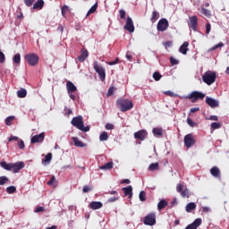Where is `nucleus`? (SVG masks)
Listing matches in <instances>:
<instances>
[{
	"instance_id": "obj_13",
	"label": "nucleus",
	"mask_w": 229,
	"mask_h": 229,
	"mask_svg": "<svg viewBox=\"0 0 229 229\" xmlns=\"http://www.w3.org/2000/svg\"><path fill=\"white\" fill-rule=\"evenodd\" d=\"M189 26L193 30V31H198V16H191L189 18Z\"/></svg>"
},
{
	"instance_id": "obj_42",
	"label": "nucleus",
	"mask_w": 229,
	"mask_h": 229,
	"mask_svg": "<svg viewBox=\"0 0 229 229\" xmlns=\"http://www.w3.org/2000/svg\"><path fill=\"white\" fill-rule=\"evenodd\" d=\"M164 94H165V96H170V98H178V94L168 90V91H165Z\"/></svg>"
},
{
	"instance_id": "obj_14",
	"label": "nucleus",
	"mask_w": 229,
	"mask_h": 229,
	"mask_svg": "<svg viewBox=\"0 0 229 229\" xmlns=\"http://www.w3.org/2000/svg\"><path fill=\"white\" fill-rule=\"evenodd\" d=\"M206 103L210 106V108H217L219 106V100L212 98L210 97L206 98Z\"/></svg>"
},
{
	"instance_id": "obj_58",
	"label": "nucleus",
	"mask_w": 229,
	"mask_h": 229,
	"mask_svg": "<svg viewBox=\"0 0 229 229\" xmlns=\"http://www.w3.org/2000/svg\"><path fill=\"white\" fill-rule=\"evenodd\" d=\"M119 63V58H116L115 61H111L107 63V65H115Z\"/></svg>"
},
{
	"instance_id": "obj_5",
	"label": "nucleus",
	"mask_w": 229,
	"mask_h": 229,
	"mask_svg": "<svg viewBox=\"0 0 229 229\" xmlns=\"http://www.w3.org/2000/svg\"><path fill=\"white\" fill-rule=\"evenodd\" d=\"M94 69H95L96 72L98 74L99 80L101 81H105V80L106 78V72L103 66H101L98 64V61L94 62Z\"/></svg>"
},
{
	"instance_id": "obj_31",
	"label": "nucleus",
	"mask_w": 229,
	"mask_h": 229,
	"mask_svg": "<svg viewBox=\"0 0 229 229\" xmlns=\"http://www.w3.org/2000/svg\"><path fill=\"white\" fill-rule=\"evenodd\" d=\"M167 207V201L165 199H162L157 204L158 210H162V208H165Z\"/></svg>"
},
{
	"instance_id": "obj_59",
	"label": "nucleus",
	"mask_w": 229,
	"mask_h": 229,
	"mask_svg": "<svg viewBox=\"0 0 229 229\" xmlns=\"http://www.w3.org/2000/svg\"><path fill=\"white\" fill-rule=\"evenodd\" d=\"M4 54L0 51V64H4Z\"/></svg>"
},
{
	"instance_id": "obj_17",
	"label": "nucleus",
	"mask_w": 229,
	"mask_h": 229,
	"mask_svg": "<svg viewBox=\"0 0 229 229\" xmlns=\"http://www.w3.org/2000/svg\"><path fill=\"white\" fill-rule=\"evenodd\" d=\"M66 89H67L68 94L78 92V88L71 81H67Z\"/></svg>"
},
{
	"instance_id": "obj_23",
	"label": "nucleus",
	"mask_w": 229,
	"mask_h": 229,
	"mask_svg": "<svg viewBox=\"0 0 229 229\" xmlns=\"http://www.w3.org/2000/svg\"><path fill=\"white\" fill-rule=\"evenodd\" d=\"M73 142H74V146H76V148H85L87 145L85 143H83L81 140H80L78 139V137H72V138Z\"/></svg>"
},
{
	"instance_id": "obj_12",
	"label": "nucleus",
	"mask_w": 229,
	"mask_h": 229,
	"mask_svg": "<svg viewBox=\"0 0 229 229\" xmlns=\"http://www.w3.org/2000/svg\"><path fill=\"white\" fill-rule=\"evenodd\" d=\"M124 30H126V31H129V33H133V31H135L133 20H131V17L130 16L127 17L126 24L124 25Z\"/></svg>"
},
{
	"instance_id": "obj_3",
	"label": "nucleus",
	"mask_w": 229,
	"mask_h": 229,
	"mask_svg": "<svg viewBox=\"0 0 229 229\" xmlns=\"http://www.w3.org/2000/svg\"><path fill=\"white\" fill-rule=\"evenodd\" d=\"M116 103L121 112H128L133 108V102L130 99L119 98Z\"/></svg>"
},
{
	"instance_id": "obj_24",
	"label": "nucleus",
	"mask_w": 229,
	"mask_h": 229,
	"mask_svg": "<svg viewBox=\"0 0 229 229\" xmlns=\"http://www.w3.org/2000/svg\"><path fill=\"white\" fill-rule=\"evenodd\" d=\"M114 167V162H108L104 165L99 166L102 171H110Z\"/></svg>"
},
{
	"instance_id": "obj_60",
	"label": "nucleus",
	"mask_w": 229,
	"mask_h": 229,
	"mask_svg": "<svg viewBox=\"0 0 229 229\" xmlns=\"http://www.w3.org/2000/svg\"><path fill=\"white\" fill-rule=\"evenodd\" d=\"M170 62H171L172 65H178V60H176L173 57L170 58Z\"/></svg>"
},
{
	"instance_id": "obj_51",
	"label": "nucleus",
	"mask_w": 229,
	"mask_h": 229,
	"mask_svg": "<svg viewBox=\"0 0 229 229\" xmlns=\"http://www.w3.org/2000/svg\"><path fill=\"white\" fill-rule=\"evenodd\" d=\"M202 212L208 214V212H212V209L209 207H202Z\"/></svg>"
},
{
	"instance_id": "obj_21",
	"label": "nucleus",
	"mask_w": 229,
	"mask_h": 229,
	"mask_svg": "<svg viewBox=\"0 0 229 229\" xmlns=\"http://www.w3.org/2000/svg\"><path fill=\"white\" fill-rule=\"evenodd\" d=\"M123 191L124 192V196H129V198L133 196V188L131 185L123 188Z\"/></svg>"
},
{
	"instance_id": "obj_46",
	"label": "nucleus",
	"mask_w": 229,
	"mask_h": 229,
	"mask_svg": "<svg viewBox=\"0 0 229 229\" xmlns=\"http://www.w3.org/2000/svg\"><path fill=\"white\" fill-rule=\"evenodd\" d=\"M211 128H212V130H219V128H221V123H212Z\"/></svg>"
},
{
	"instance_id": "obj_11",
	"label": "nucleus",
	"mask_w": 229,
	"mask_h": 229,
	"mask_svg": "<svg viewBox=\"0 0 229 229\" xmlns=\"http://www.w3.org/2000/svg\"><path fill=\"white\" fill-rule=\"evenodd\" d=\"M148 138V131L146 130H140L137 132H134V139H136V140H146V139Z\"/></svg>"
},
{
	"instance_id": "obj_64",
	"label": "nucleus",
	"mask_w": 229,
	"mask_h": 229,
	"mask_svg": "<svg viewBox=\"0 0 229 229\" xmlns=\"http://www.w3.org/2000/svg\"><path fill=\"white\" fill-rule=\"evenodd\" d=\"M106 130H114V124L106 123Z\"/></svg>"
},
{
	"instance_id": "obj_50",
	"label": "nucleus",
	"mask_w": 229,
	"mask_h": 229,
	"mask_svg": "<svg viewBox=\"0 0 229 229\" xmlns=\"http://www.w3.org/2000/svg\"><path fill=\"white\" fill-rule=\"evenodd\" d=\"M212 30V26L210 23L206 24V34L208 35L210 33V30Z\"/></svg>"
},
{
	"instance_id": "obj_41",
	"label": "nucleus",
	"mask_w": 229,
	"mask_h": 229,
	"mask_svg": "<svg viewBox=\"0 0 229 229\" xmlns=\"http://www.w3.org/2000/svg\"><path fill=\"white\" fill-rule=\"evenodd\" d=\"M47 185H53L54 187L56 186V177L52 176L51 179L48 181Z\"/></svg>"
},
{
	"instance_id": "obj_44",
	"label": "nucleus",
	"mask_w": 229,
	"mask_h": 229,
	"mask_svg": "<svg viewBox=\"0 0 229 229\" xmlns=\"http://www.w3.org/2000/svg\"><path fill=\"white\" fill-rule=\"evenodd\" d=\"M13 62L14 64H21V54H16L13 56Z\"/></svg>"
},
{
	"instance_id": "obj_57",
	"label": "nucleus",
	"mask_w": 229,
	"mask_h": 229,
	"mask_svg": "<svg viewBox=\"0 0 229 229\" xmlns=\"http://www.w3.org/2000/svg\"><path fill=\"white\" fill-rule=\"evenodd\" d=\"M165 47L167 49V47H173V42L172 41H166L164 43Z\"/></svg>"
},
{
	"instance_id": "obj_15",
	"label": "nucleus",
	"mask_w": 229,
	"mask_h": 229,
	"mask_svg": "<svg viewBox=\"0 0 229 229\" xmlns=\"http://www.w3.org/2000/svg\"><path fill=\"white\" fill-rule=\"evenodd\" d=\"M46 138V135L44 132H41L40 134L35 135L30 139L31 144H37L38 142H44V139Z\"/></svg>"
},
{
	"instance_id": "obj_61",
	"label": "nucleus",
	"mask_w": 229,
	"mask_h": 229,
	"mask_svg": "<svg viewBox=\"0 0 229 229\" xmlns=\"http://www.w3.org/2000/svg\"><path fill=\"white\" fill-rule=\"evenodd\" d=\"M36 214H38V212H44V207H38L35 209Z\"/></svg>"
},
{
	"instance_id": "obj_63",
	"label": "nucleus",
	"mask_w": 229,
	"mask_h": 229,
	"mask_svg": "<svg viewBox=\"0 0 229 229\" xmlns=\"http://www.w3.org/2000/svg\"><path fill=\"white\" fill-rule=\"evenodd\" d=\"M208 121H219V118L216 115H211L210 118H208Z\"/></svg>"
},
{
	"instance_id": "obj_18",
	"label": "nucleus",
	"mask_w": 229,
	"mask_h": 229,
	"mask_svg": "<svg viewBox=\"0 0 229 229\" xmlns=\"http://www.w3.org/2000/svg\"><path fill=\"white\" fill-rule=\"evenodd\" d=\"M103 208V203L101 201H92L89 203V208L91 210H99V208Z\"/></svg>"
},
{
	"instance_id": "obj_2",
	"label": "nucleus",
	"mask_w": 229,
	"mask_h": 229,
	"mask_svg": "<svg viewBox=\"0 0 229 229\" xmlns=\"http://www.w3.org/2000/svg\"><path fill=\"white\" fill-rule=\"evenodd\" d=\"M71 123H72V126H74L78 130H81V131L87 132V131H89V130H90V127H89V126L85 127V125L83 124V116H81V115L73 117L72 119Z\"/></svg>"
},
{
	"instance_id": "obj_1",
	"label": "nucleus",
	"mask_w": 229,
	"mask_h": 229,
	"mask_svg": "<svg viewBox=\"0 0 229 229\" xmlns=\"http://www.w3.org/2000/svg\"><path fill=\"white\" fill-rule=\"evenodd\" d=\"M1 167L5 169V171H13V173H19L21 169H24V162H17V163H6L2 162Z\"/></svg>"
},
{
	"instance_id": "obj_52",
	"label": "nucleus",
	"mask_w": 229,
	"mask_h": 229,
	"mask_svg": "<svg viewBox=\"0 0 229 229\" xmlns=\"http://www.w3.org/2000/svg\"><path fill=\"white\" fill-rule=\"evenodd\" d=\"M18 148H19V149H24L25 145H24V141L23 140H20L18 142Z\"/></svg>"
},
{
	"instance_id": "obj_25",
	"label": "nucleus",
	"mask_w": 229,
	"mask_h": 229,
	"mask_svg": "<svg viewBox=\"0 0 229 229\" xmlns=\"http://www.w3.org/2000/svg\"><path fill=\"white\" fill-rule=\"evenodd\" d=\"M185 210H186V212H188V213L192 212V210H196V203H194V202H190V203H188V204L186 205V207H185Z\"/></svg>"
},
{
	"instance_id": "obj_28",
	"label": "nucleus",
	"mask_w": 229,
	"mask_h": 229,
	"mask_svg": "<svg viewBox=\"0 0 229 229\" xmlns=\"http://www.w3.org/2000/svg\"><path fill=\"white\" fill-rule=\"evenodd\" d=\"M28 91L25 89H21L17 91L18 98H26Z\"/></svg>"
},
{
	"instance_id": "obj_26",
	"label": "nucleus",
	"mask_w": 229,
	"mask_h": 229,
	"mask_svg": "<svg viewBox=\"0 0 229 229\" xmlns=\"http://www.w3.org/2000/svg\"><path fill=\"white\" fill-rule=\"evenodd\" d=\"M53 158V154L48 153L45 159L42 160L43 165H47L51 163V160Z\"/></svg>"
},
{
	"instance_id": "obj_39",
	"label": "nucleus",
	"mask_w": 229,
	"mask_h": 229,
	"mask_svg": "<svg viewBox=\"0 0 229 229\" xmlns=\"http://www.w3.org/2000/svg\"><path fill=\"white\" fill-rule=\"evenodd\" d=\"M219 47H225V43L220 42L217 45H215L213 47L209 49V51H216V49H219Z\"/></svg>"
},
{
	"instance_id": "obj_55",
	"label": "nucleus",
	"mask_w": 229,
	"mask_h": 229,
	"mask_svg": "<svg viewBox=\"0 0 229 229\" xmlns=\"http://www.w3.org/2000/svg\"><path fill=\"white\" fill-rule=\"evenodd\" d=\"M187 124H189V126H191V128H194V122L192 121V119L191 118H187Z\"/></svg>"
},
{
	"instance_id": "obj_53",
	"label": "nucleus",
	"mask_w": 229,
	"mask_h": 229,
	"mask_svg": "<svg viewBox=\"0 0 229 229\" xmlns=\"http://www.w3.org/2000/svg\"><path fill=\"white\" fill-rule=\"evenodd\" d=\"M24 3L26 6H31L35 3V0H24Z\"/></svg>"
},
{
	"instance_id": "obj_54",
	"label": "nucleus",
	"mask_w": 229,
	"mask_h": 229,
	"mask_svg": "<svg viewBox=\"0 0 229 229\" xmlns=\"http://www.w3.org/2000/svg\"><path fill=\"white\" fill-rule=\"evenodd\" d=\"M117 199H119V196L112 197L108 199V203H114V201H117Z\"/></svg>"
},
{
	"instance_id": "obj_38",
	"label": "nucleus",
	"mask_w": 229,
	"mask_h": 229,
	"mask_svg": "<svg viewBox=\"0 0 229 229\" xmlns=\"http://www.w3.org/2000/svg\"><path fill=\"white\" fill-rule=\"evenodd\" d=\"M13 119H15V116H8L6 119H5V124L7 126H12V123L13 122Z\"/></svg>"
},
{
	"instance_id": "obj_6",
	"label": "nucleus",
	"mask_w": 229,
	"mask_h": 229,
	"mask_svg": "<svg viewBox=\"0 0 229 229\" xmlns=\"http://www.w3.org/2000/svg\"><path fill=\"white\" fill-rule=\"evenodd\" d=\"M203 98H205V93L200 91H192L186 97V99H191V103H196L198 99H203Z\"/></svg>"
},
{
	"instance_id": "obj_62",
	"label": "nucleus",
	"mask_w": 229,
	"mask_h": 229,
	"mask_svg": "<svg viewBox=\"0 0 229 229\" xmlns=\"http://www.w3.org/2000/svg\"><path fill=\"white\" fill-rule=\"evenodd\" d=\"M65 115H71L72 114V110L67 107L64 108Z\"/></svg>"
},
{
	"instance_id": "obj_45",
	"label": "nucleus",
	"mask_w": 229,
	"mask_h": 229,
	"mask_svg": "<svg viewBox=\"0 0 229 229\" xmlns=\"http://www.w3.org/2000/svg\"><path fill=\"white\" fill-rule=\"evenodd\" d=\"M139 199L141 201H146V192L144 191L140 192Z\"/></svg>"
},
{
	"instance_id": "obj_19",
	"label": "nucleus",
	"mask_w": 229,
	"mask_h": 229,
	"mask_svg": "<svg viewBox=\"0 0 229 229\" xmlns=\"http://www.w3.org/2000/svg\"><path fill=\"white\" fill-rule=\"evenodd\" d=\"M154 137H164V130L162 128L155 127L152 130Z\"/></svg>"
},
{
	"instance_id": "obj_36",
	"label": "nucleus",
	"mask_w": 229,
	"mask_h": 229,
	"mask_svg": "<svg viewBox=\"0 0 229 229\" xmlns=\"http://www.w3.org/2000/svg\"><path fill=\"white\" fill-rule=\"evenodd\" d=\"M158 169V163H152L148 166V171H157Z\"/></svg>"
},
{
	"instance_id": "obj_27",
	"label": "nucleus",
	"mask_w": 229,
	"mask_h": 229,
	"mask_svg": "<svg viewBox=\"0 0 229 229\" xmlns=\"http://www.w3.org/2000/svg\"><path fill=\"white\" fill-rule=\"evenodd\" d=\"M89 58V51L84 50L81 52V56L78 57L79 62H85Z\"/></svg>"
},
{
	"instance_id": "obj_56",
	"label": "nucleus",
	"mask_w": 229,
	"mask_h": 229,
	"mask_svg": "<svg viewBox=\"0 0 229 229\" xmlns=\"http://www.w3.org/2000/svg\"><path fill=\"white\" fill-rule=\"evenodd\" d=\"M120 17H121V19L126 18V11L125 10H120Z\"/></svg>"
},
{
	"instance_id": "obj_49",
	"label": "nucleus",
	"mask_w": 229,
	"mask_h": 229,
	"mask_svg": "<svg viewBox=\"0 0 229 229\" xmlns=\"http://www.w3.org/2000/svg\"><path fill=\"white\" fill-rule=\"evenodd\" d=\"M90 191H92V187L89 185L84 186L82 189L83 192H90Z\"/></svg>"
},
{
	"instance_id": "obj_9",
	"label": "nucleus",
	"mask_w": 229,
	"mask_h": 229,
	"mask_svg": "<svg viewBox=\"0 0 229 229\" xmlns=\"http://www.w3.org/2000/svg\"><path fill=\"white\" fill-rule=\"evenodd\" d=\"M25 60H27L28 64L30 65H37V64H38V56L36 54L25 55Z\"/></svg>"
},
{
	"instance_id": "obj_22",
	"label": "nucleus",
	"mask_w": 229,
	"mask_h": 229,
	"mask_svg": "<svg viewBox=\"0 0 229 229\" xmlns=\"http://www.w3.org/2000/svg\"><path fill=\"white\" fill-rule=\"evenodd\" d=\"M187 51H189V42H184L179 48V52L182 55H187Z\"/></svg>"
},
{
	"instance_id": "obj_4",
	"label": "nucleus",
	"mask_w": 229,
	"mask_h": 229,
	"mask_svg": "<svg viewBox=\"0 0 229 229\" xmlns=\"http://www.w3.org/2000/svg\"><path fill=\"white\" fill-rule=\"evenodd\" d=\"M216 72L207 71L202 75V81H204V83H206V85L210 86L213 83H216Z\"/></svg>"
},
{
	"instance_id": "obj_34",
	"label": "nucleus",
	"mask_w": 229,
	"mask_h": 229,
	"mask_svg": "<svg viewBox=\"0 0 229 229\" xmlns=\"http://www.w3.org/2000/svg\"><path fill=\"white\" fill-rule=\"evenodd\" d=\"M200 13H202V15H205V17H210L212 15L210 13V10L206 9V8H201L200 9Z\"/></svg>"
},
{
	"instance_id": "obj_29",
	"label": "nucleus",
	"mask_w": 229,
	"mask_h": 229,
	"mask_svg": "<svg viewBox=\"0 0 229 229\" xmlns=\"http://www.w3.org/2000/svg\"><path fill=\"white\" fill-rule=\"evenodd\" d=\"M159 17H160V14L158 13V12L154 11L152 13V16L150 18L151 22H157V21H158Z\"/></svg>"
},
{
	"instance_id": "obj_7",
	"label": "nucleus",
	"mask_w": 229,
	"mask_h": 229,
	"mask_svg": "<svg viewBox=\"0 0 229 229\" xmlns=\"http://www.w3.org/2000/svg\"><path fill=\"white\" fill-rule=\"evenodd\" d=\"M196 143V140H194V136L192 134H188L184 137V146L187 149L192 148Z\"/></svg>"
},
{
	"instance_id": "obj_47",
	"label": "nucleus",
	"mask_w": 229,
	"mask_h": 229,
	"mask_svg": "<svg viewBox=\"0 0 229 229\" xmlns=\"http://www.w3.org/2000/svg\"><path fill=\"white\" fill-rule=\"evenodd\" d=\"M8 182V177L6 176H0V185H4Z\"/></svg>"
},
{
	"instance_id": "obj_8",
	"label": "nucleus",
	"mask_w": 229,
	"mask_h": 229,
	"mask_svg": "<svg viewBox=\"0 0 229 229\" xmlns=\"http://www.w3.org/2000/svg\"><path fill=\"white\" fill-rule=\"evenodd\" d=\"M167 28H169V21H167V19L162 18L161 20H159L157 27V31H165Z\"/></svg>"
},
{
	"instance_id": "obj_30",
	"label": "nucleus",
	"mask_w": 229,
	"mask_h": 229,
	"mask_svg": "<svg viewBox=\"0 0 229 229\" xmlns=\"http://www.w3.org/2000/svg\"><path fill=\"white\" fill-rule=\"evenodd\" d=\"M44 7V0H38L34 5H33V8L34 10H37L38 8H43Z\"/></svg>"
},
{
	"instance_id": "obj_43",
	"label": "nucleus",
	"mask_w": 229,
	"mask_h": 229,
	"mask_svg": "<svg viewBox=\"0 0 229 229\" xmlns=\"http://www.w3.org/2000/svg\"><path fill=\"white\" fill-rule=\"evenodd\" d=\"M67 12H69V6L64 5L61 9L63 17H65V14L67 13Z\"/></svg>"
},
{
	"instance_id": "obj_10",
	"label": "nucleus",
	"mask_w": 229,
	"mask_h": 229,
	"mask_svg": "<svg viewBox=\"0 0 229 229\" xmlns=\"http://www.w3.org/2000/svg\"><path fill=\"white\" fill-rule=\"evenodd\" d=\"M157 223V216L155 214H149L144 218V225L153 226Z\"/></svg>"
},
{
	"instance_id": "obj_20",
	"label": "nucleus",
	"mask_w": 229,
	"mask_h": 229,
	"mask_svg": "<svg viewBox=\"0 0 229 229\" xmlns=\"http://www.w3.org/2000/svg\"><path fill=\"white\" fill-rule=\"evenodd\" d=\"M210 173L212 174V176H214L215 178H220L221 176V170H219V168L217 166H214L210 169Z\"/></svg>"
},
{
	"instance_id": "obj_33",
	"label": "nucleus",
	"mask_w": 229,
	"mask_h": 229,
	"mask_svg": "<svg viewBox=\"0 0 229 229\" xmlns=\"http://www.w3.org/2000/svg\"><path fill=\"white\" fill-rule=\"evenodd\" d=\"M98 10V3H96L87 13L86 17H89L91 13H94Z\"/></svg>"
},
{
	"instance_id": "obj_48",
	"label": "nucleus",
	"mask_w": 229,
	"mask_h": 229,
	"mask_svg": "<svg viewBox=\"0 0 229 229\" xmlns=\"http://www.w3.org/2000/svg\"><path fill=\"white\" fill-rule=\"evenodd\" d=\"M176 191H177V192H180V194H182V191H184L183 184H182V183L177 184Z\"/></svg>"
},
{
	"instance_id": "obj_35",
	"label": "nucleus",
	"mask_w": 229,
	"mask_h": 229,
	"mask_svg": "<svg viewBox=\"0 0 229 229\" xmlns=\"http://www.w3.org/2000/svg\"><path fill=\"white\" fill-rule=\"evenodd\" d=\"M17 188L15 186H9L6 188V192L8 194H13V192H16Z\"/></svg>"
},
{
	"instance_id": "obj_37",
	"label": "nucleus",
	"mask_w": 229,
	"mask_h": 229,
	"mask_svg": "<svg viewBox=\"0 0 229 229\" xmlns=\"http://www.w3.org/2000/svg\"><path fill=\"white\" fill-rule=\"evenodd\" d=\"M191 192L189 191V189L184 188V190L181 192V196L182 198H189Z\"/></svg>"
},
{
	"instance_id": "obj_32",
	"label": "nucleus",
	"mask_w": 229,
	"mask_h": 229,
	"mask_svg": "<svg viewBox=\"0 0 229 229\" xmlns=\"http://www.w3.org/2000/svg\"><path fill=\"white\" fill-rule=\"evenodd\" d=\"M100 142H105L108 140V132L103 131L99 136Z\"/></svg>"
},
{
	"instance_id": "obj_16",
	"label": "nucleus",
	"mask_w": 229,
	"mask_h": 229,
	"mask_svg": "<svg viewBox=\"0 0 229 229\" xmlns=\"http://www.w3.org/2000/svg\"><path fill=\"white\" fill-rule=\"evenodd\" d=\"M202 220L201 218L195 219L191 224L188 225L185 229H198L199 226H201Z\"/></svg>"
},
{
	"instance_id": "obj_40",
	"label": "nucleus",
	"mask_w": 229,
	"mask_h": 229,
	"mask_svg": "<svg viewBox=\"0 0 229 229\" xmlns=\"http://www.w3.org/2000/svg\"><path fill=\"white\" fill-rule=\"evenodd\" d=\"M153 78L156 81H160V80L162 79V75L160 74V72H155L153 73Z\"/></svg>"
}]
</instances>
